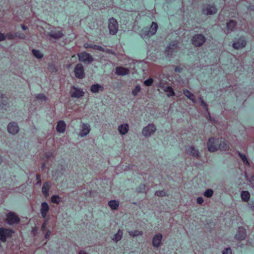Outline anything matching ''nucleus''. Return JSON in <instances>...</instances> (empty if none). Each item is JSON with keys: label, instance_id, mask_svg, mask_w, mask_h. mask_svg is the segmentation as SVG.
<instances>
[{"label": "nucleus", "instance_id": "obj_34", "mask_svg": "<svg viewBox=\"0 0 254 254\" xmlns=\"http://www.w3.org/2000/svg\"><path fill=\"white\" fill-rule=\"evenodd\" d=\"M61 201V198L59 195H53L51 197V202L53 203L59 204Z\"/></svg>", "mask_w": 254, "mask_h": 254}, {"label": "nucleus", "instance_id": "obj_5", "mask_svg": "<svg viewBox=\"0 0 254 254\" xmlns=\"http://www.w3.org/2000/svg\"><path fill=\"white\" fill-rule=\"evenodd\" d=\"M6 223L9 225L17 224L20 221V218L13 212H9L6 215Z\"/></svg>", "mask_w": 254, "mask_h": 254}, {"label": "nucleus", "instance_id": "obj_41", "mask_svg": "<svg viewBox=\"0 0 254 254\" xmlns=\"http://www.w3.org/2000/svg\"><path fill=\"white\" fill-rule=\"evenodd\" d=\"M153 82V80L152 78H149L147 79V80H145L144 82V84L147 86H151Z\"/></svg>", "mask_w": 254, "mask_h": 254}, {"label": "nucleus", "instance_id": "obj_23", "mask_svg": "<svg viewBox=\"0 0 254 254\" xmlns=\"http://www.w3.org/2000/svg\"><path fill=\"white\" fill-rule=\"evenodd\" d=\"M50 186L48 182L44 183L42 188V192L46 197L49 196Z\"/></svg>", "mask_w": 254, "mask_h": 254}, {"label": "nucleus", "instance_id": "obj_42", "mask_svg": "<svg viewBox=\"0 0 254 254\" xmlns=\"http://www.w3.org/2000/svg\"><path fill=\"white\" fill-rule=\"evenodd\" d=\"M48 68L50 70L52 71V72H57V71L55 65L53 63L49 64Z\"/></svg>", "mask_w": 254, "mask_h": 254}, {"label": "nucleus", "instance_id": "obj_22", "mask_svg": "<svg viewBox=\"0 0 254 254\" xmlns=\"http://www.w3.org/2000/svg\"><path fill=\"white\" fill-rule=\"evenodd\" d=\"M84 47L85 49L90 48V49H93L94 50H97L101 51H103V48L102 46H99V45H95V44H89L87 43H86L84 44Z\"/></svg>", "mask_w": 254, "mask_h": 254}, {"label": "nucleus", "instance_id": "obj_49", "mask_svg": "<svg viewBox=\"0 0 254 254\" xmlns=\"http://www.w3.org/2000/svg\"><path fill=\"white\" fill-rule=\"evenodd\" d=\"M183 67L179 66H177L175 67L174 70H175V71L176 72L181 73L183 71Z\"/></svg>", "mask_w": 254, "mask_h": 254}, {"label": "nucleus", "instance_id": "obj_15", "mask_svg": "<svg viewBox=\"0 0 254 254\" xmlns=\"http://www.w3.org/2000/svg\"><path fill=\"white\" fill-rule=\"evenodd\" d=\"M217 11V9L216 6L214 5L211 6L210 5H209L205 8L203 9V12L207 15L215 14Z\"/></svg>", "mask_w": 254, "mask_h": 254}, {"label": "nucleus", "instance_id": "obj_11", "mask_svg": "<svg viewBox=\"0 0 254 254\" xmlns=\"http://www.w3.org/2000/svg\"><path fill=\"white\" fill-rule=\"evenodd\" d=\"M246 45V41L244 37H241L233 44V47L235 49H241Z\"/></svg>", "mask_w": 254, "mask_h": 254}, {"label": "nucleus", "instance_id": "obj_51", "mask_svg": "<svg viewBox=\"0 0 254 254\" xmlns=\"http://www.w3.org/2000/svg\"><path fill=\"white\" fill-rule=\"evenodd\" d=\"M51 232L50 230H48L46 234H45V238L46 239H48L51 235Z\"/></svg>", "mask_w": 254, "mask_h": 254}, {"label": "nucleus", "instance_id": "obj_16", "mask_svg": "<svg viewBox=\"0 0 254 254\" xmlns=\"http://www.w3.org/2000/svg\"><path fill=\"white\" fill-rule=\"evenodd\" d=\"M162 239V234H158L155 235L152 240L153 246L155 247H159L161 244Z\"/></svg>", "mask_w": 254, "mask_h": 254}, {"label": "nucleus", "instance_id": "obj_38", "mask_svg": "<svg viewBox=\"0 0 254 254\" xmlns=\"http://www.w3.org/2000/svg\"><path fill=\"white\" fill-rule=\"evenodd\" d=\"M36 98L38 100H41L42 101H46L47 100V97L44 94L39 93L36 96Z\"/></svg>", "mask_w": 254, "mask_h": 254}, {"label": "nucleus", "instance_id": "obj_25", "mask_svg": "<svg viewBox=\"0 0 254 254\" xmlns=\"http://www.w3.org/2000/svg\"><path fill=\"white\" fill-rule=\"evenodd\" d=\"M119 131L122 134H126L128 130V125L127 124L121 125L119 127Z\"/></svg>", "mask_w": 254, "mask_h": 254}, {"label": "nucleus", "instance_id": "obj_40", "mask_svg": "<svg viewBox=\"0 0 254 254\" xmlns=\"http://www.w3.org/2000/svg\"><path fill=\"white\" fill-rule=\"evenodd\" d=\"M213 193V190L211 189H208L204 192V195L207 197H210L212 196Z\"/></svg>", "mask_w": 254, "mask_h": 254}, {"label": "nucleus", "instance_id": "obj_58", "mask_svg": "<svg viewBox=\"0 0 254 254\" xmlns=\"http://www.w3.org/2000/svg\"><path fill=\"white\" fill-rule=\"evenodd\" d=\"M108 204L110 208H111V204H112V203H111V200H109V201H108Z\"/></svg>", "mask_w": 254, "mask_h": 254}, {"label": "nucleus", "instance_id": "obj_37", "mask_svg": "<svg viewBox=\"0 0 254 254\" xmlns=\"http://www.w3.org/2000/svg\"><path fill=\"white\" fill-rule=\"evenodd\" d=\"M140 86L139 85H136L132 91V95H133L134 96H136L138 93L140 91Z\"/></svg>", "mask_w": 254, "mask_h": 254}, {"label": "nucleus", "instance_id": "obj_26", "mask_svg": "<svg viewBox=\"0 0 254 254\" xmlns=\"http://www.w3.org/2000/svg\"><path fill=\"white\" fill-rule=\"evenodd\" d=\"M183 92L184 95L189 99H190L193 103H195V100L194 98V96L192 93H191L189 90L188 89H184Z\"/></svg>", "mask_w": 254, "mask_h": 254}, {"label": "nucleus", "instance_id": "obj_10", "mask_svg": "<svg viewBox=\"0 0 254 254\" xmlns=\"http://www.w3.org/2000/svg\"><path fill=\"white\" fill-rule=\"evenodd\" d=\"M178 41H174L170 43L169 46L167 47L165 50V53L169 56H172L173 55L174 50H176L178 48Z\"/></svg>", "mask_w": 254, "mask_h": 254}, {"label": "nucleus", "instance_id": "obj_52", "mask_svg": "<svg viewBox=\"0 0 254 254\" xmlns=\"http://www.w3.org/2000/svg\"><path fill=\"white\" fill-rule=\"evenodd\" d=\"M5 40V36L4 33L0 32V42Z\"/></svg>", "mask_w": 254, "mask_h": 254}, {"label": "nucleus", "instance_id": "obj_30", "mask_svg": "<svg viewBox=\"0 0 254 254\" xmlns=\"http://www.w3.org/2000/svg\"><path fill=\"white\" fill-rule=\"evenodd\" d=\"M164 90L165 92L168 93V94H167V96L168 97L174 96L175 95V92H174L173 89L171 86L166 87L164 88Z\"/></svg>", "mask_w": 254, "mask_h": 254}, {"label": "nucleus", "instance_id": "obj_29", "mask_svg": "<svg viewBox=\"0 0 254 254\" xmlns=\"http://www.w3.org/2000/svg\"><path fill=\"white\" fill-rule=\"evenodd\" d=\"M238 155L243 161V163H244L245 165H246L247 166H250V162H249L245 154H243L241 153L240 152L238 151Z\"/></svg>", "mask_w": 254, "mask_h": 254}, {"label": "nucleus", "instance_id": "obj_21", "mask_svg": "<svg viewBox=\"0 0 254 254\" xmlns=\"http://www.w3.org/2000/svg\"><path fill=\"white\" fill-rule=\"evenodd\" d=\"M103 86L98 84L92 85L90 87V91L93 93H98L99 91H103Z\"/></svg>", "mask_w": 254, "mask_h": 254}, {"label": "nucleus", "instance_id": "obj_27", "mask_svg": "<svg viewBox=\"0 0 254 254\" xmlns=\"http://www.w3.org/2000/svg\"><path fill=\"white\" fill-rule=\"evenodd\" d=\"M241 196L242 199L245 201L247 202L250 198V194L247 190H243L241 192Z\"/></svg>", "mask_w": 254, "mask_h": 254}, {"label": "nucleus", "instance_id": "obj_57", "mask_svg": "<svg viewBox=\"0 0 254 254\" xmlns=\"http://www.w3.org/2000/svg\"><path fill=\"white\" fill-rule=\"evenodd\" d=\"M21 28L23 30H26L27 29V27L24 25H21Z\"/></svg>", "mask_w": 254, "mask_h": 254}, {"label": "nucleus", "instance_id": "obj_44", "mask_svg": "<svg viewBox=\"0 0 254 254\" xmlns=\"http://www.w3.org/2000/svg\"><path fill=\"white\" fill-rule=\"evenodd\" d=\"M199 100L201 102V105L203 107V108L206 110H208V106L206 104V103L204 101L203 98L202 97H199Z\"/></svg>", "mask_w": 254, "mask_h": 254}, {"label": "nucleus", "instance_id": "obj_20", "mask_svg": "<svg viewBox=\"0 0 254 254\" xmlns=\"http://www.w3.org/2000/svg\"><path fill=\"white\" fill-rule=\"evenodd\" d=\"M187 151L188 154L192 155L193 156H199V152L198 150L192 146L189 147L187 149Z\"/></svg>", "mask_w": 254, "mask_h": 254}, {"label": "nucleus", "instance_id": "obj_18", "mask_svg": "<svg viewBox=\"0 0 254 254\" xmlns=\"http://www.w3.org/2000/svg\"><path fill=\"white\" fill-rule=\"evenodd\" d=\"M8 104V99L4 97V95L0 92V107L2 109L4 108V109L6 110V107H7Z\"/></svg>", "mask_w": 254, "mask_h": 254}, {"label": "nucleus", "instance_id": "obj_54", "mask_svg": "<svg viewBox=\"0 0 254 254\" xmlns=\"http://www.w3.org/2000/svg\"><path fill=\"white\" fill-rule=\"evenodd\" d=\"M196 200H197V203L198 204H202L204 201L203 199L201 197H197Z\"/></svg>", "mask_w": 254, "mask_h": 254}, {"label": "nucleus", "instance_id": "obj_53", "mask_svg": "<svg viewBox=\"0 0 254 254\" xmlns=\"http://www.w3.org/2000/svg\"><path fill=\"white\" fill-rule=\"evenodd\" d=\"M108 28L109 33H111V18L108 19Z\"/></svg>", "mask_w": 254, "mask_h": 254}, {"label": "nucleus", "instance_id": "obj_60", "mask_svg": "<svg viewBox=\"0 0 254 254\" xmlns=\"http://www.w3.org/2000/svg\"><path fill=\"white\" fill-rule=\"evenodd\" d=\"M46 158H47V159H49V158H50V157L52 156V154L48 155V154H46Z\"/></svg>", "mask_w": 254, "mask_h": 254}, {"label": "nucleus", "instance_id": "obj_39", "mask_svg": "<svg viewBox=\"0 0 254 254\" xmlns=\"http://www.w3.org/2000/svg\"><path fill=\"white\" fill-rule=\"evenodd\" d=\"M5 39L7 38L8 40H13L15 38H16V36H17V35H16V33H7L5 35Z\"/></svg>", "mask_w": 254, "mask_h": 254}, {"label": "nucleus", "instance_id": "obj_32", "mask_svg": "<svg viewBox=\"0 0 254 254\" xmlns=\"http://www.w3.org/2000/svg\"><path fill=\"white\" fill-rule=\"evenodd\" d=\"M32 53L34 57L38 59H41L43 57V55L38 50L33 49Z\"/></svg>", "mask_w": 254, "mask_h": 254}, {"label": "nucleus", "instance_id": "obj_59", "mask_svg": "<svg viewBox=\"0 0 254 254\" xmlns=\"http://www.w3.org/2000/svg\"><path fill=\"white\" fill-rule=\"evenodd\" d=\"M45 165H46L45 163H44H44L42 164V167H42V169L43 170H44V168H45Z\"/></svg>", "mask_w": 254, "mask_h": 254}, {"label": "nucleus", "instance_id": "obj_24", "mask_svg": "<svg viewBox=\"0 0 254 254\" xmlns=\"http://www.w3.org/2000/svg\"><path fill=\"white\" fill-rule=\"evenodd\" d=\"M90 130V126L87 124H83V127L81 132L80 133V135L81 136H84L89 133Z\"/></svg>", "mask_w": 254, "mask_h": 254}, {"label": "nucleus", "instance_id": "obj_4", "mask_svg": "<svg viewBox=\"0 0 254 254\" xmlns=\"http://www.w3.org/2000/svg\"><path fill=\"white\" fill-rule=\"evenodd\" d=\"M205 41L206 39L205 37L201 34L194 35L191 39L192 44L195 47L201 46Z\"/></svg>", "mask_w": 254, "mask_h": 254}, {"label": "nucleus", "instance_id": "obj_14", "mask_svg": "<svg viewBox=\"0 0 254 254\" xmlns=\"http://www.w3.org/2000/svg\"><path fill=\"white\" fill-rule=\"evenodd\" d=\"M49 209L50 207L46 202H43L41 203L40 213L43 218H46Z\"/></svg>", "mask_w": 254, "mask_h": 254}, {"label": "nucleus", "instance_id": "obj_2", "mask_svg": "<svg viewBox=\"0 0 254 254\" xmlns=\"http://www.w3.org/2000/svg\"><path fill=\"white\" fill-rule=\"evenodd\" d=\"M158 26L155 22H152L150 27L148 29L145 28L141 31V36L143 38H147L155 34L157 30Z\"/></svg>", "mask_w": 254, "mask_h": 254}, {"label": "nucleus", "instance_id": "obj_43", "mask_svg": "<svg viewBox=\"0 0 254 254\" xmlns=\"http://www.w3.org/2000/svg\"><path fill=\"white\" fill-rule=\"evenodd\" d=\"M122 235L118 233V234L115 235L114 238H112V240L118 242L120 241L122 239Z\"/></svg>", "mask_w": 254, "mask_h": 254}, {"label": "nucleus", "instance_id": "obj_6", "mask_svg": "<svg viewBox=\"0 0 254 254\" xmlns=\"http://www.w3.org/2000/svg\"><path fill=\"white\" fill-rule=\"evenodd\" d=\"M74 72L75 76L78 79H82L85 76L83 66L81 64H77L74 68Z\"/></svg>", "mask_w": 254, "mask_h": 254}, {"label": "nucleus", "instance_id": "obj_28", "mask_svg": "<svg viewBox=\"0 0 254 254\" xmlns=\"http://www.w3.org/2000/svg\"><path fill=\"white\" fill-rule=\"evenodd\" d=\"M236 26V22L233 20H230L227 23V28L228 30L233 31Z\"/></svg>", "mask_w": 254, "mask_h": 254}, {"label": "nucleus", "instance_id": "obj_19", "mask_svg": "<svg viewBox=\"0 0 254 254\" xmlns=\"http://www.w3.org/2000/svg\"><path fill=\"white\" fill-rule=\"evenodd\" d=\"M116 72L119 75H125L129 73V69L126 67L119 66L116 68Z\"/></svg>", "mask_w": 254, "mask_h": 254}, {"label": "nucleus", "instance_id": "obj_61", "mask_svg": "<svg viewBox=\"0 0 254 254\" xmlns=\"http://www.w3.org/2000/svg\"><path fill=\"white\" fill-rule=\"evenodd\" d=\"M1 162H2V158H1V156L0 155V164H1Z\"/></svg>", "mask_w": 254, "mask_h": 254}, {"label": "nucleus", "instance_id": "obj_9", "mask_svg": "<svg viewBox=\"0 0 254 254\" xmlns=\"http://www.w3.org/2000/svg\"><path fill=\"white\" fill-rule=\"evenodd\" d=\"M156 130L155 126L153 124H149L142 129V134L145 136H148L154 132Z\"/></svg>", "mask_w": 254, "mask_h": 254}, {"label": "nucleus", "instance_id": "obj_12", "mask_svg": "<svg viewBox=\"0 0 254 254\" xmlns=\"http://www.w3.org/2000/svg\"><path fill=\"white\" fill-rule=\"evenodd\" d=\"M246 237V230L245 228L240 227H239L237 233L235 235V239L238 240H243L245 239Z\"/></svg>", "mask_w": 254, "mask_h": 254}, {"label": "nucleus", "instance_id": "obj_13", "mask_svg": "<svg viewBox=\"0 0 254 254\" xmlns=\"http://www.w3.org/2000/svg\"><path fill=\"white\" fill-rule=\"evenodd\" d=\"M7 130L11 134H15L18 132L19 127L15 123H10L7 126Z\"/></svg>", "mask_w": 254, "mask_h": 254}, {"label": "nucleus", "instance_id": "obj_17", "mask_svg": "<svg viewBox=\"0 0 254 254\" xmlns=\"http://www.w3.org/2000/svg\"><path fill=\"white\" fill-rule=\"evenodd\" d=\"M66 128V125L64 121H60L57 124L56 129L60 133H64Z\"/></svg>", "mask_w": 254, "mask_h": 254}, {"label": "nucleus", "instance_id": "obj_36", "mask_svg": "<svg viewBox=\"0 0 254 254\" xmlns=\"http://www.w3.org/2000/svg\"><path fill=\"white\" fill-rule=\"evenodd\" d=\"M155 194L158 196H166L167 192L165 190H157L155 192Z\"/></svg>", "mask_w": 254, "mask_h": 254}, {"label": "nucleus", "instance_id": "obj_46", "mask_svg": "<svg viewBox=\"0 0 254 254\" xmlns=\"http://www.w3.org/2000/svg\"><path fill=\"white\" fill-rule=\"evenodd\" d=\"M16 35H17V36H16V38H18L19 39H24L25 38V35L21 33L16 32Z\"/></svg>", "mask_w": 254, "mask_h": 254}, {"label": "nucleus", "instance_id": "obj_35", "mask_svg": "<svg viewBox=\"0 0 254 254\" xmlns=\"http://www.w3.org/2000/svg\"><path fill=\"white\" fill-rule=\"evenodd\" d=\"M142 234L143 232L141 231L138 230L130 231L129 232V235L132 237H134L139 235H142Z\"/></svg>", "mask_w": 254, "mask_h": 254}, {"label": "nucleus", "instance_id": "obj_33", "mask_svg": "<svg viewBox=\"0 0 254 254\" xmlns=\"http://www.w3.org/2000/svg\"><path fill=\"white\" fill-rule=\"evenodd\" d=\"M63 33L61 31H58L57 32H54L50 34V36L52 38L58 39L62 37Z\"/></svg>", "mask_w": 254, "mask_h": 254}, {"label": "nucleus", "instance_id": "obj_31", "mask_svg": "<svg viewBox=\"0 0 254 254\" xmlns=\"http://www.w3.org/2000/svg\"><path fill=\"white\" fill-rule=\"evenodd\" d=\"M112 35H115L117 33L118 31V26L116 25V20L112 17Z\"/></svg>", "mask_w": 254, "mask_h": 254}, {"label": "nucleus", "instance_id": "obj_7", "mask_svg": "<svg viewBox=\"0 0 254 254\" xmlns=\"http://www.w3.org/2000/svg\"><path fill=\"white\" fill-rule=\"evenodd\" d=\"M70 94L72 98H79L84 96V92L81 89L72 86L70 88Z\"/></svg>", "mask_w": 254, "mask_h": 254}, {"label": "nucleus", "instance_id": "obj_3", "mask_svg": "<svg viewBox=\"0 0 254 254\" xmlns=\"http://www.w3.org/2000/svg\"><path fill=\"white\" fill-rule=\"evenodd\" d=\"M14 232L13 230L5 228H0V240L3 243L6 241L7 238H11Z\"/></svg>", "mask_w": 254, "mask_h": 254}, {"label": "nucleus", "instance_id": "obj_48", "mask_svg": "<svg viewBox=\"0 0 254 254\" xmlns=\"http://www.w3.org/2000/svg\"><path fill=\"white\" fill-rule=\"evenodd\" d=\"M36 180H37V184L38 185H41V175L39 174L36 175Z\"/></svg>", "mask_w": 254, "mask_h": 254}, {"label": "nucleus", "instance_id": "obj_56", "mask_svg": "<svg viewBox=\"0 0 254 254\" xmlns=\"http://www.w3.org/2000/svg\"><path fill=\"white\" fill-rule=\"evenodd\" d=\"M79 254H88V253L83 250H81L79 251Z\"/></svg>", "mask_w": 254, "mask_h": 254}, {"label": "nucleus", "instance_id": "obj_8", "mask_svg": "<svg viewBox=\"0 0 254 254\" xmlns=\"http://www.w3.org/2000/svg\"><path fill=\"white\" fill-rule=\"evenodd\" d=\"M79 61L84 63H91L93 61V58L90 54L82 52L77 54Z\"/></svg>", "mask_w": 254, "mask_h": 254}, {"label": "nucleus", "instance_id": "obj_45", "mask_svg": "<svg viewBox=\"0 0 254 254\" xmlns=\"http://www.w3.org/2000/svg\"><path fill=\"white\" fill-rule=\"evenodd\" d=\"M119 202L115 200H112V210H116L119 206Z\"/></svg>", "mask_w": 254, "mask_h": 254}, {"label": "nucleus", "instance_id": "obj_55", "mask_svg": "<svg viewBox=\"0 0 254 254\" xmlns=\"http://www.w3.org/2000/svg\"><path fill=\"white\" fill-rule=\"evenodd\" d=\"M142 187V189L143 190H138V189H137V191L138 192H143L144 190H145V185H141V186Z\"/></svg>", "mask_w": 254, "mask_h": 254}, {"label": "nucleus", "instance_id": "obj_50", "mask_svg": "<svg viewBox=\"0 0 254 254\" xmlns=\"http://www.w3.org/2000/svg\"><path fill=\"white\" fill-rule=\"evenodd\" d=\"M48 220H46L42 225L41 230L42 231H44L46 228Z\"/></svg>", "mask_w": 254, "mask_h": 254}, {"label": "nucleus", "instance_id": "obj_1", "mask_svg": "<svg viewBox=\"0 0 254 254\" xmlns=\"http://www.w3.org/2000/svg\"><path fill=\"white\" fill-rule=\"evenodd\" d=\"M208 150L210 152H214L218 149L227 150L229 148L228 142L224 139L211 137L207 144Z\"/></svg>", "mask_w": 254, "mask_h": 254}, {"label": "nucleus", "instance_id": "obj_47", "mask_svg": "<svg viewBox=\"0 0 254 254\" xmlns=\"http://www.w3.org/2000/svg\"><path fill=\"white\" fill-rule=\"evenodd\" d=\"M222 254H232L231 249L230 248L225 249L223 251Z\"/></svg>", "mask_w": 254, "mask_h": 254}]
</instances>
